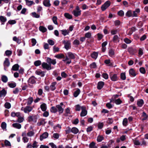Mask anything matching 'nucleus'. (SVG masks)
I'll use <instances>...</instances> for the list:
<instances>
[{"label":"nucleus","instance_id":"nucleus-1","mask_svg":"<svg viewBox=\"0 0 148 148\" xmlns=\"http://www.w3.org/2000/svg\"><path fill=\"white\" fill-rule=\"evenodd\" d=\"M62 42L64 44V48L66 50L71 49V42L70 40H64Z\"/></svg>","mask_w":148,"mask_h":148},{"label":"nucleus","instance_id":"nucleus-2","mask_svg":"<svg viewBox=\"0 0 148 148\" xmlns=\"http://www.w3.org/2000/svg\"><path fill=\"white\" fill-rule=\"evenodd\" d=\"M110 5V1H106L101 6V10L102 11H105Z\"/></svg>","mask_w":148,"mask_h":148},{"label":"nucleus","instance_id":"nucleus-3","mask_svg":"<svg viewBox=\"0 0 148 148\" xmlns=\"http://www.w3.org/2000/svg\"><path fill=\"white\" fill-rule=\"evenodd\" d=\"M36 78L34 76H32L29 78L27 81L28 84L29 85V84H35L36 82Z\"/></svg>","mask_w":148,"mask_h":148},{"label":"nucleus","instance_id":"nucleus-4","mask_svg":"<svg viewBox=\"0 0 148 148\" xmlns=\"http://www.w3.org/2000/svg\"><path fill=\"white\" fill-rule=\"evenodd\" d=\"M42 66L43 69H45L47 70H50L52 69L51 65H49L47 63L43 62L42 64Z\"/></svg>","mask_w":148,"mask_h":148},{"label":"nucleus","instance_id":"nucleus-5","mask_svg":"<svg viewBox=\"0 0 148 148\" xmlns=\"http://www.w3.org/2000/svg\"><path fill=\"white\" fill-rule=\"evenodd\" d=\"M117 75V74H113L112 73H110L109 74L111 80L113 81H115L118 80V78Z\"/></svg>","mask_w":148,"mask_h":148},{"label":"nucleus","instance_id":"nucleus-6","mask_svg":"<svg viewBox=\"0 0 148 148\" xmlns=\"http://www.w3.org/2000/svg\"><path fill=\"white\" fill-rule=\"evenodd\" d=\"M47 62L49 64V65H51L52 64L53 65H55L56 63V59H52L51 58L48 57L46 60Z\"/></svg>","mask_w":148,"mask_h":148},{"label":"nucleus","instance_id":"nucleus-7","mask_svg":"<svg viewBox=\"0 0 148 148\" xmlns=\"http://www.w3.org/2000/svg\"><path fill=\"white\" fill-rule=\"evenodd\" d=\"M82 112L80 113L81 116H86L87 113V111L86 110V107L84 106L81 107Z\"/></svg>","mask_w":148,"mask_h":148},{"label":"nucleus","instance_id":"nucleus-8","mask_svg":"<svg viewBox=\"0 0 148 148\" xmlns=\"http://www.w3.org/2000/svg\"><path fill=\"white\" fill-rule=\"evenodd\" d=\"M42 4L44 6L46 7H50L51 5L50 0H43Z\"/></svg>","mask_w":148,"mask_h":148},{"label":"nucleus","instance_id":"nucleus-9","mask_svg":"<svg viewBox=\"0 0 148 148\" xmlns=\"http://www.w3.org/2000/svg\"><path fill=\"white\" fill-rule=\"evenodd\" d=\"M129 73L130 75L132 77H134L137 74L133 68H131L130 69Z\"/></svg>","mask_w":148,"mask_h":148},{"label":"nucleus","instance_id":"nucleus-10","mask_svg":"<svg viewBox=\"0 0 148 148\" xmlns=\"http://www.w3.org/2000/svg\"><path fill=\"white\" fill-rule=\"evenodd\" d=\"M140 12L139 8H136L134 11H132V17H137L138 16V14Z\"/></svg>","mask_w":148,"mask_h":148},{"label":"nucleus","instance_id":"nucleus-11","mask_svg":"<svg viewBox=\"0 0 148 148\" xmlns=\"http://www.w3.org/2000/svg\"><path fill=\"white\" fill-rule=\"evenodd\" d=\"M46 72L42 71L41 70L39 69L36 71L35 72L36 74L40 75L42 77H43L45 75V73Z\"/></svg>","mask_w":148,"mask_h":148},{"label":"nucleus","instance_id":"nucleus-12","mask_svg":"<svg viewBox=\"0 0 148 148\" xmlns=\"http://www.w3.org/2000/svg\"><path fill=\"white\" fill-rule=\"evenodd\" d=\"M32 110V108L29 106H27L23 108V111L25 113H29Z\"/></svg>","mask_w":148,"mask_h":148},{"label":"nucleus","instance_id":"nucleus-13","mask_svg":"<svg viewBox=\"0 0 148 148\" xmlns=\"http://www.w3.org/2000/svg\"><path fill=\"white\" fill-rule=\"evenodd\" d=\"M128 51L131 55H133L136 52V50L132 47H129L128 49Z\"/></svg>","mask_w":148,"mask_h":148},{"label":"nucleus","instance_id":"nucleus-14","mask_svg":"<svg viewBox=\"0 0 148 148\" xmlns=\"http://www.w3.org/2000/svg\"><path fill=\"white\" fill-rule=\"evenodd\" d=\"M48 133L47 132H45L40 136V139L41 141H42L43 139L47 138L48 136Z\"/></svg>","mask_w":148,"mask_h":148},{"label":"nucleus","instance_id":"nucleus-15","mask_svg":"<svg viewBox=\"0 0 148 148\" xmlns=\"http://www.w3.org/2000/svg\"><path fill=\"white\" fill-rule=\"evenodd\" d=\"M104 85V82L102 81H100L98 83L97 88L99 90L101 89L103 87Z\"/></svg>","mask_w":148,"mask_h":148},{"label":"nucleus","instance_id":"nucleus-16","mask_svg":"<svg viewBox=\"0 0 148 148\" xmlns=\"http://www.w3.org/2000/svg\"><path fill=\"white\" fill-rule=\"evenodd\" d=\"M56 107L57 108L58 110V111L60 114L63 112L64 111V109L60 105H56Z\"/></svg>","mask_w":148,"mask_h":148},{"label":"nucleus","instance_id":"nucleus-17","mask_svg":"<svg viewBox=\"0 0 148 148\" xmlns=\"http://www.w3.org/2000/svg\"><path fill=\"white\" fill-rule=\"evenodd\" d=\"M45 119H41L39 120V122L37 123V125L38 126H40L41 125H44L47 123L46 121H45Z\"/></svg>","mask_w":148,"mask_h":148},{"label":"nucleus","instance_id":"nucleus-18","mask_svg":"<svg viewBox=\"0 0 148 148\" xmlns=\"http://www.w3.org/2000/svg\"><path fill=\"white\" fill-rule=\"evenodd\" d=\"M0 21L1 22V25H4L5 23L7 21V18L6 17H4L3 16H0Z\"/></svg>","mask_w":148,"mask_h":148},{"label":"nucleus","instance_id":"nucleus-19","mask_svg":"<svg viewBox=\"0 0 148 148\" xmlns=\"http://www.w3.org/2000/svg\"><path fill=\"white\" fill-rule=\"evenodd\" d=\"M144 104V101L143 99H140L138 100L137 102V105L138 107H141Z\"/></svg>","mask_w":148,"mask_h":148},{"label":"nucleus","instance_id":"nucleus-20","mask_svg":"<svg viewBox=\"0 0 148 148\" xmlns=\"http://www.w3.org/2000/svg\"><path fill=\"white\" fill-rule=\"evenodd\" d=\"M56 84L57 83L56 82H53L51 83V84L50 86V88L51 91H54L56 89V88L55 85H56Z\"/></svg>","mask_w":148,"mask_h":148},{"label":"nucleus","instance_id":"nucleus-21","mask_svg":"<svg viewBox=\"0 0 148 148\" xmlns=\"http://www.w3.org/2000/svg\"><path fill=\"white\" fill-rule=\"evenodd\" d=\"M7 93V91L3 88L2 90L0 91V97H5Z\"/></svg>","mask_w":148,"mask_h":148},{"label":"nucleus","instance_id":"nucleus-22","mask_svg":"<svg viewBox=\"0 0 148 148\" xmlns=\"http://www.w3.org/2000/svg\"><path fill=\"white\" fill-rule=\"evenodd\" d=\"M81 11H77L76 10H73L72 13L75 17H78L80 16L81 14Z\"/></svg>","mask_w":148,"mask_h":148},{"label":"nucleus","instance_id":"nucleus-23","mask_svg":"<svg viewBox=\"0 0 148 148\" xmlns=\"http://www.w3.org/2000/svg\"><path fill=\"white\" fill-rule=\"evenodd\" d=\"M10 64V63L9 60L8 58H6L3 62L4 66H6L7 67H8L9 66Z\"/></svg>","mask_w":148,"mask_h":148},{"label":"nucleus","instance_id":"nucleus-24","mask_svg":"<svg viewBox=\"0 0 148 148\" xmlns=\"http://www.w3.org/2000/svg\"><path fill=\"white\" fill-rule=\"evenodd\" d=\"M60 32H61V34L64 36H65L66 35L68 34L69 33V31L68 29L66 30L65 29L61 30L60 31Z\"/></svg>","mask_w":148,"mask_h":148},{"label":"nucleus","instance_id":"nucleus-25","mask_svg":"<svg viewBox=\"0 0 148 148\" xmlns=\"http://www.w3.org/2000/svg\"><path fill=\"white\" fill-rule=\"evenodd\" d=\"M39 30L42 33H45L47 31V29L45 27L42 26H40L39 27Z\"/></svg>","mask_w":148,"mask_h":148},{"label":"nucleus","instance_id":"nucleus-26","mask_svg":"<svg viewBox=\"0 0 148 148\" xmlns=\"http://www.w3.org/2000/svg\"><path fill=\"white\" fill-rule=\"evenodd\" d=\"M67 55L70 59H74L75 58V56L72 53L69 52L67 53Z\"/></svg>","mask_w":148,"mask_h":148},{"label":"nucleus","instance_id":"nucleus-27","mask_svg":"<svg viewBox=\"0 0 148 148\" xmlns=\"http://www.w3.org/2000/svg\"><path fill=\"white\" fill-rule=\"evenodd\" d=\"M40 108L43 111H45L47 109V105L45 103H43L40 105Z\"/></svg>","mask_w":148,"mask_h":148},{"label":"nucleus","instance_id":"nucleus-28","mask_svg":"<svg viewBox=\"0 0 148 148\" xmlns=\"http://www.w3.org/2000/svg\"><path fill=\"white\" fill-rule=\"evenodd\" d=\"M19 66L18 64H14L12 67V70L14 71H17L18 70Z\"/></svg>","mask_w":148,"mask_h":148},{"label":"nucleus","instance_id":"nucleus-29","mask_svg":"<svg viewBox=\"0 0 148 148\" xmlns=\"http://www.w3.org/2000/svg\"><path fill=\"white\" fill-rule=\"evenodd\" d=\"M98 54L97 52L94 51L91 54V56L92 58L96 59L97 57Z\"/></svg>","mask_w":148,"mask_h":148},{"label":"nucleus","instance_id":"nucleus-30","mask_svg":"<svg viewBox=\"0 0 148 148\" xmlns=\"http://www.w3.org/2000/svg\"><path fill=\"white\" fill-rule=\"evenodd\" d=\"M80 90L79 88H77V90L74 92L73 94V96L75 97H77L80 94Z\"/></svg>","mask_w":148,"mask_h":148},{"label":"nucleus","instance_id":"nucleus-31","mask_svg":"<svg viewBox=\"0 0 148 148\" xmlns=\"http://www.w3.org/2000/svg\"><path fill=\"white\" fill-rule=\"evenodd\" d=\"M12 126L13 127L18 129H20L21 127V124L18 123H13Z\"/></svg>","mask_w":148,"mask_h":148},{"label":"nucleus","instance_id":"nucleus-32","mask_svg":"<svg viewBox=\"0 0 148 148\" xmlns=\"http://www.w3.org/2000/svg\"><path fill=\"white\" fill-rule=\"evenodd\" d=\"M125 16L127 17H132V11L131 10H128L125 13Z\"/></svg>","mask_w":148,"mask_h":148},{"label":"nucleus","instance_id":"nucleus-33","mask_svg":"<svg viewBox=\"0 0 148 148\" xmlns=\"http://www.w3.org/2000/svg\"><path fill=\"white\" fill-rule=\"evenodd\" d=\"M55 57L59 59L64 58H65L64 55L61 53H59L55 55Z\"/></svg>","mask_w":148,"mask_h":148},{"label":"nucleus","instance_id":"nucleus-34","mask_svg":"<svg viewBox=\"0 0 148 148\" xmlns=\"http://www.w3.org/2000/svg\"><path fill=\"white\" fill-rule=\"evenodd\" d=\"M78 129L76 127H73L72 128L71 132L73 134H76L79 132Z\"/></svg>","mask_w":148,"mask_h":148},{"label":"nucleus","instance_id":"nucleus-35","mask_svg":"<svg viewBox=\"0 0 148 148\" xmlns=\"http://www.w3.org/2000/svg\"><path fill=\"white\" fill-rule=\"evenodd\" d=\"M64 16L67 19H72L73 16L69 13H66L64 14Z\"/></svg>","mask_w":148,"mask_h":148},{"label":"nucleus","instance_id":"nucleus-36","mask_svg":"<svg viewBox=\"0 0 148 148\" xmlns=\"http://www.w3.org/2000/svg\"><path fill=\"white\" fill-rule=\"evenodd\" d=\"M118 32V30L117 29H113L111 30L110 33L112 35H115Z\"/></svg>","mask_w":148,"mask_h":148},{"label":"nucleus","instance_id":"nucleus-37","mask_svg":"<svg viewBox=\"0 0 148 148\" xmlns=\"http://www.w3.org/2000/svg\"><path fill=\"white\" fill-rule=\"evenodd\" d=\"M109 55L111 57H113L114 55V51L112 49H110L108 52Z\"/></svg>","mask_w":148,"mask_h":148},{"label":"nucleus","instance_id":"nucleus-38","mask_svg":"<svg viewBox=\"0 0 148 148\" xmlns=\"http://www.w3.org/2000/svg\"><path fill=\"white\" fill-rule=\"evenodd\" d=\"M27 5L30 6L33 4H34L35 3L33 1H30L29 0H25Z\"/></svg>","mask_w":148,"mask_h":148},{"label":"nucleus","instance_id":"nucleus-39","mask_svg":"<svg viewBox=\"0 0 148 148\" xmlns=\"http://www.w3.org/2000/svg\"><path fill=\"white\" fill-rule=\"evenodd\" d=\"M32 15L34 18H38L40 17V14H37L35 12H32L31 13Z\"/></svg>","mask_w":148,"mask_h":148},{"label":"nucleus","instance_id":"nucleus-40","mask_svg":"<svg viewBox=\"0 0 148 148\" xmlns=\"http://www.w3.org/2000/svg\"><path fill=\"white\" fill-rule=\"evenodd\" d=\"M1 79L2 81L4 83L7 82L8 81L7 77L5 75H3L2 76Z\"/></svg>","mask_w":148,"mask_h":148},{"label":"nucleus","instance_id":"nucleus-41","mask_svg":"<svg viewBox=\"0 0 148 148\" xmlns=\"http://www.w3.org/2000/svg\"><path fill=\"white\" fill-rule=\"evenodd\" d=\"M50 111L53 113H56L58 112V110L54 106L52 107L50 109Z\"/></svg>","mask_w":148,"mask_h":148},{"label":"nucleus","instance_id":"nucleus-42","mask_svg":"<svg viewBox=\"0 0 148 148\" xmlns=\"http://www.w3.org/2000/svg\"><path fill=\"white\" fill-rule=\"evenodd\" d=\"M33 98L32 97H29L27 99V105H31L33 101Z\"/></svg>","mask_w":148,"mask_h":148},{"label":"nucleus","instance_id":"nucleus-43","mask_svg":"<svg viewBox=\"0 0 148 148\" xmlns=\"http://www.w3.org/2000/svg\"><path fill=\"white\" fill-rule=\"evenodd\" d=\"M104 137L102 135H99L97 137V140L98 142H101L103 139Z\"/></svg>","mask_w":148,"mask_h":148},{"label":"nucleus","instance_id":"nucleus-44","mask_svg":"<svg viewBox=\"0 0 148 148\" xmlns=\"http://www.w3.org/2000/svg\"><path fill=\"white\" fill-rule=\"evenodd\" d=\"M52 20L53 23L56 25H58V23L57 22V17L56 16H53L52 18Z\"/></svg>","mask_w":148,"mask_h":148},{"label":"nucleus","instance_id":"nucleus-45","mask_svg":"<svg viewBox=\"0 0 148 148\" xmlns=\"http://www.w3.org/2000/svg\"><path fill=\"white\" fill-rule=\"evenodd\" d=\"M41 64V62L40 60H36L34 62V64L36 66H39Z\"/></svg>","mask_w":148,"mask_h":148},{"label":"nucleus","instance_id":"nucleus-46","mask_svg":"<svg viewBox=\"0 0 148 148\" xmlns=\"http://www.w3.org/2000/svg\"><path fill=\"white\" fill-rule=\"evenodd\" d=\"M16 21L14 20H9L8 22L7 23L6 25H8V24H10V25H13L16 24Z\"/></svg>","mask_w":148,"mask_h":148},{"label":"nucleus","instance_id":"nucleus-47","mask_svg":"<svg viewBox=\"0 0 148 148\" xmlns=\"http://www.w3.org/2000/svg\"><path fill=\"white\" fill-rule=\"evenodd\" d=\"M19 38H13V40L16 42L18 44H20L21 42V40Z\"/></svg>","mask_w":148,"mask_h":148},{"label":"nucleus","instance_id":"nucleus-48","mask_svg":"<svg viewBox=\"0 0 148 148\" xmlns=\"http://www.w3.org/2000/svg\"><path fill=\"white\" fill-rule=\"evenodd\" d=\"M95 143L94 142H92L89 145L90 148H97V147L95 146Z\"/></svg>","mask_w":148,"mask_h":148},{"label":"nucleus","instance_id":"nucleus-49","mask_svg":"<svg viewBox=\"0 0 148 148\" xmlns=\"http://www.w3.org/2000/svg\"><path fill=\"white\" fill-rule=\"evenodd\" d=\"M8 85L10 88H13L16 87V84L15 82L11 83H8Z\"/></svg>","mask_w":148,"mask_h":148},{"label":"nucleus","instance_id":"nucleus-50","mask_svg":"<svg viewBox=\"0 0 148 148\" xmlns=\"http://www.w3.org/2000/svg\"><path fill=\"white\" fill-rule=\"evenodd\" d=\"M75 110L76 111H80L81 108V106L79 104H77L75 106Z\"/></svg>","mask_w":148,"mask_h":148},{"label":"nucleus","instance_id":"nucleus-51","mask_svg":"<svg viewBox=\"0 0 148 148\" xmlns=\"http://www.w3.org/2000/svg\"><path fill=\"white\" fill-rule=\"evenodd\" d=\"M120 77L122 80H125L126 79V77L125 73H121L120 75Z\"/></svg>","mask_w":148,"mask_h":148},{"label":"nucleus","instance_id":"nucleus-52","mask_svg":"<svg viewBox=\"0 0 148 148\" xmlns=\"http://www.w3.org/2000/svg\"><path fill=\"white\" fill-rule=\"evenodd\" d=\"M4 106L5 108L9 109L11 108V104L10 103L6 102L4 104Z\"/></svg>","mask_w":148,"mask_h":148},{"label":"nucleus","instance_id":"nucleus-53","mask_svg":"<svg viewBox=\"0 0 148 148\" xmlns=\"http://www.w3.org/2000/svg\"><path fill=\"white\" fill-rule=\"evenodd\" d=\"M73 44L76 46H77L79 45L80 42L79 40L75 39L73 41Z\"/></svg>","mask_w":148,"mask_h":148},{"label":"nucleus","instance_id":"nucleus-54","mask_svg":"<svg viewBox=\"0 0 148 148\" xmlns=\"http://www.w3.org/2000/svg\"><path fill=\"white\" fill-rule=\"evenodd\" d=\"M122 101L120 98L115 100V103L116 105H119L121 104Z\"/></svg>","mask_w":148,"mask_h":148},{"label":"nucleus","instance_id":"nucleus-55","mask_svg":"<svg viewBox=\"0 0 148 148\" xmlns=\"http://www.w3.org/2000/svg\"><path fill=\"white\" fill-rule=\"evenodd\" d=\"M90 66L91 68L95 69L97 67V65L95 62H93L90 64Z\"/></svg>","mask_w":148,"mask_h":148},{"label":"nucleus","instance_id":"nucleus-56","mask_svg":"<svg viewBox=\"0 0 148 148\" xmlns=\"http://www.w3.org/2000/svg\"><path fill=\"white\" fill-rule=\"evenodd\" d=\"M140 72L142 74H144L146 73V71L145 68L143 67H141L139 69Z\"/></svg>","mask_w":148,"mask_h":148},{"label":"nucleus","instance_id":"nucleus-57","mask_svg":"<svg viewBox=\"0 0 148 148\" xmlns=\"http://www.w3.org/2000/svg\"><path fill=\"white\" fill-rule=\"evenodd\" d=\"M59 51V48L58 47H56L55 45L53 47V51L54 53L58 52Z\"/></svg>","mask_w":148,"mask_h":148},{"label":"nucleus","instance_id":"nucleus-58","mask_svg":"<svg viewBox=\"0 0 148 148\" xmlns=\"http://www.w3.org/2000/svg\"><path fill=\"white\" fill-rule=\"evenodd\" d=\"M104 63L107 64H109V66H112V64L110 62V60L109 59L105 60Z\"/></svg>","mask_w":148,"mask_h":148},{"label":"nucleus","instance_id":"nucleus-59","mask_svg":"<svg viewBox=\"0 0 148 148\" xmlns=\"http://www.w3.org/2000/svg\"><path fill=\"white\" fill-rule=\"evenodd\" d=\"M19 91V88L16 87L13 91V93L14 94H17L18 93Z\"/></svg>","mask_w":148,"mask_h":148},{"label":"nucleus","instance_id":"nucleus-60","mask_svg":"<svg viewBox=\"0 0 148 148\" xmlns=\"http://www.w3.org/2000/svg\"><path fill=\"white\" fill-rule=\"evenodd\" d=\"M104 124L102 122H99L98 123V127L99 129H102L103 126Z\"/></svg>","mask_w":148,"mask_h":148},{"label":"nucleus","instance_id":"nucleus-61","mask_svg":"<svg viewBox=\"0 0 148 148\" xmlns=\"http://www.w3.org/2000/svg\"><path fill=\"white\" fill-rule=\"evenodd\" d=\"M38 144V143L36 141H34L32 145V148H34L37 147L38 146V145H37Z\"/></svg>","mask_w":148,"mask_h":148},{"label":"nucleus","instance_id":"nucleus-62","mask_svg":"<svg viewBox=\"0 0 148 148\" xmlns=\"http://www.w3.org/2000/svg\"><path fill=\"white\" fill-rule=\"evenodd\" d=\"M1 127L3 130H4L6 128V124L5 122H3L1 124Z\"/></svg>","mask_w":148,"mask_h":148},{"label":"nucleus","instance_id":"nucleus-63","mask_svg":"<svg viewBox=\"0 0 148 148\" xmlns=\"http://www.w3.org/2000/svg\"><path fill=\"white\" fill-rule=\"evenodd\" d=\"M128 123V121L127 118L124 119L123 121V124L124 126H126Z\"/></svg>","mask_w":148,"mask_h":148},{"label":"nucleus","instance_id":"nucleus-64","mask_svg":"<svg viewBox=\"0 0 148 148\" xmlns=\"http://www.w3.org/2000/svg\"><path fill=\"white\" fill-rule=\"evenodd\" d=\"M102 77L105 79H107L108 78V75L106 73H103L102 75Z\"/></svg>","mask_w":148,"mask_h":148}]
</instances>
